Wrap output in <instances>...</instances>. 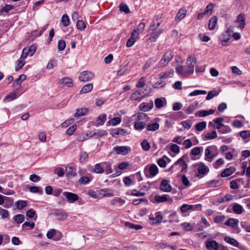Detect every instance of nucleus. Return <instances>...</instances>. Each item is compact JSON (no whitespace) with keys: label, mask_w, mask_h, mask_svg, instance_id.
I'll list each match as a JSON object with an SVG mask.
<instances>
[{"label":"nucleus","mask_w":250,"mask_h":250,"mask_svg":"<svg viewBox=\"0 0 250 250\" xmlns=\"http://www.w3.org/2000/svg\"><path fill=\"white\" fill-rule=\"evenodd\" d=\"M187 65L185 67V74L187 77L193 73L194 66L196 64V59L194 56L188 57L186 62Z\"/></svg>","instance_id":"obj_1"},{"label":"nucleus","mask_w":250,"mask_h":250,"mask_svg":"<svg viewBox=\"0 0 250 250\" xmlns=\"http://www.w3.org/2000/svg\"><path fill=\"white\" fill-rule=\"evenodd\" d=\"M94 77V74L92 72L84 71L80 73L79 79L80 81L86 82L92 79Z\"/></svg>","instance_id":"obj_2"},{"label":"nucleus","mask_w":250,"mask_h":250,"mask_svg":"<svg viewBox=\"0 0 250 250\" xmlns=\"http://www.w3.org/2000/svg\"><path fill=\"white\" fill-rule=\"evenodd\" d=\"M52 213L60 220H64L68 216L67 213L62 209H55L52 210Z\"/></svg>","instance_id":"obj_3"},{"label":"nucleus","mask_w":250,"mask_h":250,"mask_svg":"<svg viewBox=\"0 0 250 250\" xmlns=\"http://www.w3.org/2000/svg\"><path fill=\"white\" fill-rule=\"evenodd\" d=\"M172 59V53L170 51L166 52L160 62V65L161 67L166 66Z\"/></svg>","instance_id":"obj_4"},{"label":"nucleus","mask_w":250,"mask_h":250,"mask_svg":"<svg viewBox=\"0 0 250 250\" xmlns=\"http://www.w3.org/2000/svg\"><path fill=\"white\" fill-rule=\"evenodd\" d=\"M63 195L66 197L67 201L70 203H73L78 200L79 198L77 194L69 192H64Z\"/></svg>","instance_id":"obj_5"},{"label":"nucleus","mask_w":250,"mask_h":250,"mask_svg":"<svg viewBox=\"0 0 250 250\" xmlns=\"http://www.w3.org/2000/svg\"><path fill=\"white\" fill-rule=\"evenodd\" d=\"M206 247L209 250H218L219 244L215 240H208L205 242Z\"/></svg>","instance_id":"obj_6"},{"label":"nucleus","mask_w":250,"mask_h":250,"mask_svg":"<svg viewBox=\"0 0 250 250\" xmlns=\"http://www.w3.org/2000/svg\"><path fill=\"white\" fill-rule=\"evenodd\" d=\"M151 33L150 37L147 39V41L151 42H153L156 41V39L158 38L159 35L162 32V30L161 29H158L156 30L150 32Z\"/></svg>","instance_id":"obj_7"},{"label":"nucleus","mask_w":250,"mask_h":250,"mask_svg":"<svg viewBox=\"0 0 250 250\" xmlns=\"http://www.w3.org/2000/svg\"><path fill=\"white\" fill-rule=\"evenodd\" d=\"M160 189L163 192H169L171 190V186L169 184L168 181L164 179L161 183Z\"/></svg>","instance_id":"obj_8"},{"label":"nucleus","mask_w":250,"mask_h":250,"mask_svg":"<svg viewBox=\"0 0 250 250\" xmlns=\"http://www.w3.org/2000/svg\"><path fill=\"white\" fill-rule=\"evenodd\" d=\"M113 149L117 154H121L122 155H126L129 151L130 150V148L129 146H116L114 147Z\"/></svg>","instance_id":"obj_9"},{"label":"nucleus","mask_w":250,"mask_h":250,"mask_svg":"<svg viewBox=\"0 0 250 250\" xmlns=\"http://www.w3.org/2000/svg\"><path fill=\"white\" fill-rule=\"evenodd\" d=\"M235 22L238 23V27L243 29L245 25V17L244 14H239L236 18Z\"/></svg>","instance_id":"obj_10"},{"label":"nucleus","mask_w":250,"mask_h":250,"mask_svg":"<svg viewBox=\"0 0 250 250\" xmlns=\"http://www.w3.org/2000/svg\"><path fill=\"white\" fill-rule=\"evenodd\" d=\"M198 167V172L199 174L205 175L208 172L209 168L203 163L200 162L197 164Z\"/></svg>","instance_id":"obj_11"},{"label":"nucleus","mask_w":250,"mask_h":250,"mask_svg":"<svg viewBox=\"0 0 250 250\" xmlns=\"http://www.w3.org/2000/svg\"><path fill=\"white\" fill-rule=\"evenodd\" d=\"M144 97V92H140L138 90L133 93L130 97V99L132 101H141Z\"/></svg>","instance_id":"obj_12"},{"label":"nucleus","mask_w":250,"mask_h":250,"mask_svg":"<svg viewBox=\"0 0 250 250\" xmlns=\"http://www.w3.org/2000/svg\"><path fill=\"white\" fill-rule=\"evenodd\" d=\"M210 147V146L208 147L205 149V160L208 162H211L216 157L215 154H211L210 150L209 149Z\"/></svg>","instance_id":"obj_13"},{"label":"nucleus","mask_w":250,"mask_h":250,"mask_svg":"<svg viewBox=\"0 0 250 250\" xmlns=\"http://www.w3.org/2000/svg\"><path fill=\"white\" fill-rule=\"evenodd\" d=\"M224 240L227 243L230 244L231 245L234 247H239L240 249H243L242 246L239 247V243L235 239L229 236H227L225 238Z\"/></svg>","instance_id":"obj_14"},{"label":"nucleus","mask_w":250,"mask_h":250,"mask_svg":"<svg viewBox=\"0 0 250 250\" xmlns=\"http://www.w3.org/2000/svg\"><path fill=\"white\" fill-rule=\"evenodd\" d=\"M239 220L234 218H229L225 223V225L228 226H230L233 228L237 227Z\"/></svg>","instance_id":"obj_15"},{"label":"nucleus","mask_w":250,"mask_h":250,"mask_svg":"<svg viewBox=\"0 0 250 250\" xmlns=\"http://www.w3.org/2000/svg\"><path fill=\"white\" fill-rule=\"evenodd\" d=\"M60 84H64L68 87H71L73 86V82L71 78L67 77L63 78L59 81Z\"/></svg>","instance_id":"obj_16"},{"label":"nucleus","mask_w":250,"mask_h":250,"mask_svg":"<svg viewBox=\"0 0 250 250\" xmlns=\"http://www.w3.org/2000/svg\"><path fill=\"white\" fill-rule=\"evenodd\" d=\"M66 175L73 177L77 174L76 169L72 167H66L65 168Z\"/></svg>","instance_id":"obj_17"},{"label":"nucleus","mask_w":250,"mask_h":250,"mask_svg":"<svg viewBox=\"0 0 250 250\" xmlns=\"http://www.w3.org/2000/svg\"><path fill=\"white\" fill-rule=\"evenodd\" d=\"M214 112V110L209 109V110H201L199 111L195 115L198 116L200 117H203L208 115L213 114Z\"/></svg>","instance_id":"obj_18"},{"label":"nucleus","mask_w":250,"mask_h":250,"mask_svg":"<svg viewBox=\"0 0 250 250\" xmlns=\"http://www.w3.org/2000/svg\"><path fill=\"white\" fill-rule=\"evenodd\" d=\"M187 14V10L185 9L181 8L180 9L177 15L175 18V21H180L181 20L183 19Z\"/></svg>","instance_id":"obj_19"},{"label":"nucleus","mask_w":250,"mask_h":250,"mask_svg":"<svg viewBox=\"0 0 250 250\" xmlns=\"http://www.w3.org/2000/svg\"><path fill=\"white\" fill-rule=\"evenodd\" d=\"M184 156L180 158L175 163L174 165H179L181 167V171H184L187 168V164L186 163L184 160Z\"/></svg>","instance_id":"obj_20"},{"label":"nucleus","mask_w":250,"mask_h":250,"mask_svg":"<svg viewBox=\"0 0 250 250\" xmlns=\"http://www.w3.org/2000/svg\"><path fill=\"white\" fill-rule=\"evenodd\" d=\"M224 121V118L221 117H218L214 120H213V122L217 124V125L213 126L214 128L217 129H220L221 127L224 126V125L222 123V122Z\"/></svg>","instance_id":"obj_21"},{"label":"nucleus","mask_w":250,"mask_h":250,"mask_svg":"<svg viewBox=\"0 0 250 250\" xmlns=\"http://www.w3.org/2000/svg\"><path fill=\"white\" fill-rule=\"evenodd\" d=\"M176 71L177 73L184 77H187V74H185V67H183L182 64L177 65L176 66Z\"/></svg>","instance_id":"obj_22"},{"label":"nucleus","mask_w":250,"mask_h":250,"mask_svg":"<svg viewBox=\"0 0 250 250\" xmlns=\"http://www.w3.org/2000/svg\"><path fill=\"white\" fill-rule=\"evenodd\" d=\"M232 210L235 213L240 214L243 212L244 208L241 205L235 204L232 207Z\"/></svg>","instance_id":"obj_23"},{"label":"nucleus","mask_w":250,"mask_h":250,"mask_svg":"<svg viewBox=\"0 0 250 250\" xmlns=\"http://www.w3.org/2000/svg\"><path fill=\"white\" fill-rule=\"evenodd\" d=\"M149 172L151 176L154 177L156 176L158 172V168L155 164H152L150 166Z\"/></svg>","instance_id":"obj_24"},{"label":"nucleus","mask_w":250,"mask_h":250,"mask_svg":"<svg viewBox=\"0 0 250 250\" xmlns=\"http://www.w3.org/2000/svg\"><path fill=\"white\" fill-rule=\"evenodd\" d=\"M217 21V18L216 16H213L211 18V19L209 21L208 27L210 30H213L216 24Z\"/></svg>","instance_id":"obj_25"},{"label":"nucleus","mask_w":250,"mask_h":250,"mask_svg":"<svg viewBox=\"0 0 250 250\" xmlns=\"http://www.w3.org/2000/svg\"><path fill=\"white\" fill-rule=\"evenodd\" d=\"M93 89V85L91 83H88L84 85L81 90L80 91L81 94H84L88 93L92 90Z\"/></svg>","instance_id":"obj_26"},{"label":"nucleus","mask_w":250,"mask_h":250,"mask_svg":"<svg viewBox=\"0 0 250 250\" xmlns=\"http://www.w3.org/2000/svg\"><path fill=\"white\" fill-rule=\"evenodd\" d=\"M93 171L96 173H103L104 171L102 163L96 164L94 166Z\"/></svg>","instance_id":"obj_27"},{"label":"nucleus","mask_w":250,"mask_h":250,"mask_svg":"<svg viewBox=\"0 0 250 250\" xmlns=\"http://www.w3.org/2000/svg\"><path fill=\"white\" fill-rule=\"evenodd\" d=\"M165 159H167L168 162H170V160L166 156H164L162 158L158 159L157 161L158 165L161 167H165L167 166V162Z\"/></svg>","instance_id":"obj_28"},{"label":"nucleus","mask_w":250,"mask_h":250,"mask_svg":"<svg viewBox=\"0 0 250 250\" xmlns=\"http://www.w3.org/2000/svg\"><path fill=\"white\" fill-rule=\"evenodd\" d=\"M88 109L86 108H82L81 109H78L76 112L74 114V116L76 117H79L83 116L87 113Z\"/></svg>","instance_id":"obj_29"},{"label":"nucleus","mask_w":250,"mask_h":250,"mask_svg":"<svg viewBox=\"0 0 250 250\" xmlns=\"http://www.w3.org/2000/svg\"><path fill=\"white\" fill-rule=\"evenodd\" d=\"M26 79V76L24 74H21L19 78L16 79L13 83L14 86H20L21 81H23Z\"/></svg>","instance_id":"obj_30"},{"label":"nucleus","mask_w":250,"mask_h":250,"mask_svg":"<svg viewBox=\"0 0 250 250\" xmlns=\"http://www.w3.org/2000/svg\"><path fill=\"white\" fill-rule=\"evenodd\" d=\"M155 201L157 203H162L166 202L167 200V195H164L163 196L160 195H155L154 196Z\"/></svg>","instance_id":"obj_31"},{"label":"nucleus","mask_w":250,"mask_h":250,"mask_svg":"<svg viewBox=\"0 0 250 250\" xmlns=\"http://www.w3.org/2000/svg\"><path fill=\"white\" fill-rule=\"evenodd\" d=\"M13 220L18 224H20L24 221L25 217L23 215L18 214L13 217Z\"/></svg>","instance_id":"obj_32"},{"label":"nucleus","mask_w":250,"mask_h":250,"mask_svg":"<svg viewBox=\"0 0 250 250\" xmlns=\"http://www.w3.org/2000/svg\"><path fill=\"white\" fill-rule=\"evenodd\" d=\"M217 137L216 132L214 130L208 132L205 135V138L208 140H212Z\"/></svg>","instance_id":"obj_33"},{"label":"nucleus","mask_w":250,"mask_h":250,"mask_svg":"<svg viewBox=\"0 0 250 250\" xmlns=\"http://www.w3.org/2000/svg\"><path fill=\"white\" fill-rule=\"evenodd\" d=\"M102 165L104 166V168L106 174H109L112 172L111 165L110 163L104 162L102 163Z\"/></svg>","instance_id":"obj_34"},{"label":"nucleus","mask_w":250,"mask_h":250,"mask_svg":"<svg viewBox=\"0 0 250 250\" xmlns=\"http://www.w3.org/2000/svg\"><path fill=\"white\" fill-rule=\"evenodd\" d=\"M27 201L25 200L18 201L15 203V205L17 206V208L19 209H21L27 206Z\"/></svg>","instance_id":"obj_35"},{"label":"nucleus","mask_w":250,"mask_h":250,"mask_svg":"<svg viewBox=\"0 0 250 250\" xmlns=\"http://www.w3.org/2000/svg\"><path fill=\"white\" fill-rule=\"evenodd\" d=\"M159 127V124L157 123H152L146 126V129L148 131H155Z\"/></svg>","instance_id":"obj_36"},{"label":"nucleus","mask_w":250,"mask_h":250,"mask_svg":"<svg viewBox=\"0 0 250 250\" xmlns=\"http://www.w3.org/2000/svg\"><path fill=\"white\" fill-rule=\"evenodd\" d=\"M107 134L106 131L103 130H99L97 132L93 133L91 137H95L96 138H98L100 137H102L105 135Z\"/></svg>","instance_id":"obj_37"},{"label":"nucleus","mask_w":250,"mask_h":250,"mask_svg":"<svg viewBox=\"0 0 250 250\" xmlns=\"http://www.w3.org/2000/svg\"><path fill=\"white\" fill-rule=\"evenodd\" d=\"M233 172L234 171L232 170L231 168H226L221 172V175L222 177H227L231 175L233 173Z\"/></svg>","instance_id":"obj_38"},{"label":"nucleus","mask_w":250,"mask_h":250,"mask_svg":"<svg viewBox=\"0 0 250 250\" xmlns=\"http://www.w3.org/2000/svg\"><path fill=\"white\" fill-rule=\"evenodd\" d=\"M206 122H202L196 125L195 128L197 131H201L206 128Z\"/></svg>","instance_id":"obj_39"},{"label":"nucleus","mask_w":250,"mask_h":250,"mask_svg":"<svg viewBox=\"0 0 250 250\" xmlns=\"http://www.w3.org/2000/svg\"><path fill=\"white\" fill-rule=\"evenodd\" d=\"M146 124L145 122H136L134 124V127L137 130H142L143 129Z\"/></svg>","instance_id":"obj_40"},{"label":"nucleus","mask_w":250,"mask_h":250,"mask_svg":"<svg viewBox=\"0 0 250 250\" xmlns=\"http://www.w3.org/2000/svg\"><path fill=\"white\" fill-rule=\"evenodd\" d=\"M121 122V118L120 117H114L111 120H109L108 123L109 125H116L118 124H120Z\"/></svg>","instance_id":"obj_41"},{"label":"nucleus","mask_w":250,"mask_h":250,"mask_svg":"<svg viewBox=\"0 0 250 250\" xmlns=\"http://www.w3.org/2000/svg\"><path fill=\"white\" fill-rule=\"evenodd\" d=\"M62 22L64 26H67L69 25L70 21L68 16L66 14H64L62 17Z\"/></svg>","instance_id":"obj_42"},{"label":"nucleus","mask_w":250,"mask_h":250,"mask_svg":"<svg viewBox=\"0 0 250 250\" xmlns=\"http://www.w3.org/2000/svg\"><path fill=\"white\" fill-rule=\"evenodd\" d=\"M218 94V93L215 90H211L208 92V94L206 98L207 100H210L212 99L215 96H217Z\"/></svg>","instance_id":"obj_43"},{"label":"nucleus","mask_w":250,"mask_h":250,"mask_svg":"<svg viewBox=\"0 0 250 250\" xmlns=\"http://www.w3.org/2000/svg\"><path fill=\"white\" fill-rule=\"evenodd\" d=\"M240 136L244 139L250 140V130L242 131L240 133Z\"/></svg>","instance_id":"obj_44"},{"label":"nucleus","mask_w":250,"mask_h":250,"mask_svg":"<svg viewBox=\"0 0 250 250\" xmlns=\"http://www.w3.org/2000/svg\"><path fill=\"white\" fill-rule=\"evenodd\" d=\"M141 145L143 149V150H144L145 151H147V150H149V149L150 148V146L149 143L146 140H144L141 142Z\"/></svg>","instance_id":"obj_45"},{"label":"nucleus","mask_w":250,"mask_h":250,"mask_svg":"<svg viewBox=\"0 0 250 250\" xmlns=\"http://www.w3.org/2000/svg\"><path fill=\"white\" fill-rule=\"evenodd\" d=\"M77 27L79 30L83 31L86 28V25L83 21L79 20L77 22Z\"/></svg>","instance_id":"obj_46"},{"label":"nucleus","mask_w":250,"mask_h":250,"mask_svg":"<svg viewBox=\"0 0 250 250\" xmlns=\"http://www.w3.org/2000/svg\"><path fill=\"white\" fill-rule=\"evenodd\" d=\"M120 10L121 11L124 12L125 14H128L130 13V10L128 6L126 4L123 3L120 5Z\"/></svg>","instance_id":"obj_47"},{"label":"nucleus","mask_w":250,"mask_h":250,"mask_svg":"<svg viewBox=\"0 0 250 250\" xmlns=\"http://www.w3.org/2000/svg\"><path fill=\"white\" fill-rule=\"evenodd\" d=\"M207 184L209 187H218L220 186L221 184L218 180H211L207 182Z\"/></svg>","instance_id":"obj_48"},{"label":"nucleus","mask_w":250,"mask_h":250,"mask_svg":"<svg viewBox=\"0 0 250 250\" xmlns=\"http://www.w3.org/2000/svg\"><path fill=\"white\" fill-rule=\"evenodd\" d=\"M213 8V4L212 3H209L205 8L204 11V14L206 15H211L212 13V11Z\"/></svg>","instance_id":"obj_49"},{"label":"nucleus","mask_w":250,"mask_h":250,"mask_svg":"<svg viewBox=\"0 0 250 250\" xmlns=\"http://www.w3.org/2000/svg\"><path fill=\"white\" fill-rule=\"evenodd\" d=\"M203 149L202 147H195L193 148L191 151V154L196 156L199 154Z\"/></svg>","instance_id":"obj_50"},{"label":"nucleus","mask_w":250,"mask_h":250,"mask_svg":"<svg viewBox=\"0 0 250 250\" xmlns=\"http://www.w3.org/2000/svg\"><path fill=\"white\" fill-rule=\"evenodd\" d=\"M192 209V205L184 204L181 207V211L182 212H186L188 210Z\"/></svg>","instance_id":"obj_51"},{"label":"nucleus","mask_w":250,"mask_h":250,"mask_svg":"<svg viewBox=\"0 0 250 250\" xmlns=\"http://www.w3.org/2000/svg\"><path fill=\"white\" fill-rule=\"evenodd\" d=\"M88 154L86 152H83L80 155V162L81 163H83L85 160H86L88 159Z\"/></svg>","instance_id":"obj_52"},{"label":"nucleus","mask_w":250,"mask_h":250,"mask_svg":"<svg viewBox=\"0 0 250 250\" xmlns=\"http://www.w3.org/2000/svg\"><path fill=\"white\" fill-rule=\"evenodd\" d=\"M231 130V128L228 125H225L219 130V132L222 134H226L230 132Z\"/></svg>","instance_id":"obj_53"},{"label":"nucleus","mask_w":250,"mask_h":250,"mask_svg":"<svg viewBox=\"0 0 250 250\" xmlns=\"http://www.w3.org/2000/svg\"><path fill=\"white\" fill-rule=\"evenodd\" d=\"M0 215L2 218H6L8 217L9 214L7 210L0 208Z\"/></svg>","instance_id":"obj_54"},{"label":"nucleus","mask_w":250,"mask_h":250,"mask_svg":"<svg viewBox=\"0 0 250 250\" xmlns=\"http://www.w3.org/2000/svg\"><path fill=\"white\" fill-rule=\"evenodd\" d=\"M139 29H135L131 33V39L136 40L139 38Z\"/></svg>","instance_id":"obj_55"},{"label":"nucleus","mask_w":250,"mask_h":250,"mask_svg":"<svg viewBox=\"0 0 250 250\" xmlns=\"http://www.w3.org/2000/svg\"><path fill=\"white\" fill-rule=\"evenodd\" d=\"M131 195L134 196H143L146 195V193L145 192L137 191L136 189H134L132 190Z\"/></svg>","instance_id":"obj_56"},{"label":"nucleus","mask_w":250,"mask_h":250,"mask_svg":"<svg viewBox=\"0 0 250 250\" xmlns=\"http://www.w3.org/2000/svg\"><path fill=\"white\" fill-rule=\"evenodd\" d=\"M65 47V42L64 41L61 40L59 41L58 44V48L60 51H62Z\"/></svg>","instance_id":"obj_57"},{"label":"nucleus","mask_w":250,"mask_h":250,"mask_svg":"<svg viewBox=\"0 0 250 250\" xmlns=\"http://www.w3.org/2000/svg\"><path fill=\"white\" fill-rule=\"evenodd\" d=\"M127 66L125 65L121 66V68L117 71V75L121 76L123 75L127 71Z\"/></svg>","instance_id":"obj_58"},{"label":"nucleus","mask_w":250,"mask_h":250,"mask_svg":"<svg viewBox=\"0 0 250 250\" xmlns=\"http://www.w3.org/2000/svg\"><path fill=\"white\" fill-rule=\"evenodd\" d=\"M29 191L32 193H39L40 194L42 193V191L39 189L38 187L36 186H32L29 188Z\"/></svg>","instance_id":"obj_59"},{"label":"nucleus","mask_w":250,"mask_h":250,"mask_svg":"<svg viewBox=\"0 0 250 250\" xmlns=\"http://www.w3.org/2000/svg\"><path fill=\"white\" fill-rule=\"evenodd\" d=\"M149 219L151 220L154 221V222H153L154 223H159L162 221L163 217L161 216V215L157 214L155 218L153 217H150L149 218Z\"/></svg>","instance_id":"obj_60"},{"label":"nucleus","mask_w":250,"mask_h":250,"mask_svg":"<svg viewBox=\"0 0 250 250\" xmlns=\"http://www.w3.org/2000/svg\"><path fill=\"white\" fill-rule=\"evenodd\" d=\"M13 8V6L12 5L6 4L1 10L0 12H3L8 13L10 10Z\"/></svg>","instance_id":"obj_61"},{"label":"nucleus","mask_w":250,"mask_h":250,"mask_svg":"<svg viewBox=\"0 0 250 250\" xmlns=\"http://www.w3.org/2000/svg\"><path fill=\"white\" fill-rule=\"evenodd\" d=\"M145 85V77H141L138 81L136 84L137 87H143Z\"/></svg>","instance_id":"obj_62"},{"label":"nucleus","mask_w":250,"mask_h":250,"mask_svg":"<svg viewBox=\"0 0 250 250\" xmlns=\"http://www.w3.org/2000/svg\"><path fill=\"white\" fill-rule=\"evenodd\" d=\"M181 180L182 183L186 186L188 187L190 186V183L187 177L185 175H183L181 176Z\"/></svg>","instance_id":"obj_63"},{"label":"nucleus","mask_w":250,"mask_h":250,"mask_svg":"<svg viewBox=\"0 0 250 250\" xmlns=\"http://www.w3.org/2000/svg\"><path fill=\"white\" fill-rule=\"evenodd\" d=\"M155 105L158 108H160L163 106V102L162 99L157 98L155 101Z\"/></svg>","instance_id":"obj_64"}]
</instances>
